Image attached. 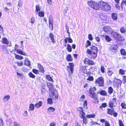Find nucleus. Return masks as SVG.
<instances>
[{"label":"nucleus","mask_w":126,"mask_h":126,"mask_svg":"<svg viewBox=\"0 0 126 126\" xmlns=\"http://www.w3.org/2000/svg\"><path fill=\"white\" fill-rule=\"evenodd\" d=\"M24 65L28 66H30V62L26 58L24 61Z\"/></svg>","instance_id":"14"},{"label":"nucleus","mask_w":126,"mask_h":126,"mask_svg":"<svg viewBox=\"0 0 126 126\" xmlns=\"http://www.w3.org/2000/svg\"><path fill=\"white\" fill-rule=\"evenodd\" d=\"M111 17L114 20H116L117 19V15L115 13H112L111 15Z\"/></svg>","instance_id":"13"},{"label":"nucleus","mask_w":126,"mask_h":126,"mask_svg":"<svg viewBox=\"0 0 126 126\" xmlns=\"http://www.w3.org/2000/svg\"><path fill=\"white\" fill-rule=\"evenodd\" d=\"M120 52L122 55L124 56L126 55V52L124 49H121V50Z\"/></svg>","instance_id":"36"},{"label":"nucleus","mask_w":126,"mask_h":126,"mask_svg":"<svg viewBox=\"0 0 126 126\" xmlns=\"http://www.w3.org/2000/svg\"><path fill=\"white\" fill-rule=\"evenodd\" d=\"M119 125L120 126H124V125L122 121L120 120H119Z\"/></svg>","instance_id":"59"},{"label":"nucleus","mask_w":126,"mask_h":126,"mask_svg":"<svg viewBox=\"0 0 126 126\" xmlns=\"http://www.w3.org/2000/svg\"><path fill=\"white\" fill-rule=\"evenodd\" d=\"M100 7L103 10L107 12L110 11L111 9V7L109 4L103 1L100 2Z\"/></svg>","instance_id":"2"},{"label":"nucleus","mask_w":126,"mask_h":126,"mask_svg":"<svg viewBox=\"0 0 126 126\" xmlns=\"http://www.w3.org/2000/svg\"><path fill=\"white\" fill-rule=\"evenodd\" d=\"M34 108V105L33 104H31L30 105L29 107V110H33Z\"/></svg>","instance_id":"35"},{"label":"nucleus","mask_w":126,"mask_h":126,"mask_svg":"<svg viewBox=\"0 0 126 126\" xmlns=\"http://www.w3.org/2000/svg\"><path fill=\"white\" fill-rule=\"evenodd\" d=\"M49 36L52 41V43H54L55 42V41L54 39V36L53 34L51 32H50L49 34Z\"/></svg>","instance_id":"16"},{"label":"nucleus","mask_w":126,"mask_h":126,"mask_svg":"<svg viewBox=\"0 0 126 126\" xmlns=\"http://www.w3.org/2000/svg\"><path fill=\"white\" fill-rule=\"evenodd\" d=\"M87 102L86 100H85L83 104L84 108L85 109H87Z\"/></svg>","instance_id":"44"},{"label":"nucleus","mask_w":126,"mask_h":126,"mask_svg":"<svg viewBox=\"0 0 126 126\" xmlns=\"http://www.w3.org/2000/svg\"><path fill=\"white\" fill-rule=\"evenodd\" d=\"M99 93L101 95H106L107 94V92L104 90H102L101 91L99 92Z\"/></svg>","instance_id":"23"},{"label":"nucleus","mask_w":126,"mask_h":126,"mask_svg":"<svg viewBox=\"0 0 126 126\" xmlns=\"http://www.w3.org/2000/svg\"><path fill=\"white\" fill-rule=\"evenodd\" d=\"M2 42L3 43L6 44H8V41L7 39L5 38H4L3 39Z\"/></svg>","instance_id":"31"},{"label":"nucleus","mask_w":126,"mask_h":126,"mask_svg":"<svg viewBox=\"0 0 126 126\" xmlns=\"http://www.w3.org/2000/svg\"><path fill=\"white\" fill-rule=\"evenodd\" d=\"M93 79H94L93 77L92 76H90L87 79L90 81H92L93 80Z\"/></svg>","instance_id":"57"},{"label":"nucleus","mask_w":126,"mask_h":126,"mask_svg":"<svg viewBox=\"0 0 126 126\" xmlns=\"http://www.w3.org/2000/svg\"><path fill=\"white\" fill-rule=\"evenodd\" d=\"M55 110V109L52 107H49L47 109V112L49 114L51 112H53Z\"/></svg>","instance_id":"21"},{"label":"nucleus","mask_w":126,"mask_h":126,"mask_svg":"<svg viewBox=\"0 0 126 126\" xmlns=\"http://www.w3.org/2000/svg\"><path fill=\"white\" fill-rule=\"evenodd\" d=\"M69 66H67V70L69 71V73H72L74 70V65L72 63H69Z\"/></svg>","instance_id":"6"},{"label":"nucleus","mask_w":126,"mask_h":126,"mask_svg":"<svg viewBox=\"0 0 126 126\" xmlns=\"http://www.w3.org/2000/svg\"><path fill=\"white\" fill-rule=\"evenodd\" d=\"M79 116L82 118H83L85 117V113L83 111L80 112Z\"/></svg>","instance_id":"24"},{"label":"nucleus","mask_w":126,"mask_h":126,"mask_svg":"<svg viewBox=\"0 0 126 126\" xmlns=\"http://www.w3.org/2000/svg\"><path fill=\"white\" fill-rule=\"evenodd\" d=\"M90 59L88 58H85L84 60V62L85 64H88Z\"/></svg>","instance_id":"45"},{"label":"nucleus","mask_w":126,"mask_h":126,"mask_svg":"<svg viewBox=\"0 0 126 126\" xmlns=\"http://www.w3.org/2000/svg\"><path fill=\"white\" fill-rule=\"evenodd\" d=\"M114 112H115V111L114 110L112 109H108L107 112L108 114L112 115L113 114V113Z\"/></svg>","instance_id":"18"},{"label":"nucleus","mask_w":126,"mask_h":126,"mask_svg":"<svg viewBox=\"0 0 126 126\" xmlns=\"http://www.w3.org/2000/svg\"><path fill=\"white\" fill-rule=\"evenodd\" d=\"M126 71V70H123L122 69H120L119 71V73L120 74L124 75L125 74Z\"/></svg>","instance_id":"27"},{"label":"nucleus","mask_w":126,"mask_h":126,"mask_svg":"<svg viewBox=\"0 0 126 126\" xmlns=\"http://www.w3.org/2000/svg\"><path fill=\"white\" fill-rule=\"evenodd\" d=\"M88 38L90 40H92L93 39L92 35V34H89L88 35Z\"/></svg>","instance_id":"53"},{"label":"nucleus","mask_w":126,"mask_h":126,"mask_svg":"<svg viewBox=\"0 0 126 126\" xmlns=\"http://www.w3.org/2000/svg\"><path fill=\"white\" fill-rule=\"evenodd\" d=\"M117 39L118 40L122 41H123L124 40L123 37L119 34H118L117 35Z\"/></svg>","instance_id":"17"},{"label":"nucleus","mask_w":126,"mask_h":126,"mask_svg":"<svg viewBox=\"0 0 126 126\" xmlns=\"http://www.w3.org/2000/svg\"><path fill=\"white\" fill-rule=\"evenodd\" d=\"M53 18H49V27L50 29L51 30L53 29Z\"/></svg>","instance_id":"8"},{"label":"nucleus","mask_w":126,"mask_h":126,"mask_svg":"<svg viewBox=\"0 0 126 126\" xmlns=\"http://www.w3.org/2000/svg\"><path fill=\"white\" fill-rule=\"evenodd\" d=\"M105 39L106 40L108 41H110L111 40V39L110 37L107 35H106L105 36Z\"/></svg>","instance_id":"46"},{"label":"nucleus","mask_w":126,"mask_h":126,"mask_svg":"<svg viewBox=\"0 0 126 126\" xmlns=\"http://www.w3.org/2000/svg\"><path fill=\"white\" fill-rule=\"evenodd\" d=\"M15 58L17 59L22 60L23 59V57L21 55H17L15 54Z\"/></svg>","instance_id":"19"},{"label":"nucleus","mask_w":126,"mask_h":126,"mask_svg":"<svg viewBox=\"0 0 126 126\" xmlns=\"http://www.w3.org/2000/svg\"><path fill=\"white\" fill-rule=\"evenodd\" d=\"M88 4L90 7L94 9L97 10L99 8V5L95 1L91 0L88 1Z\"/></svg>","instance_id":"4"},{"label":"nucleus","mask_w":126,"mask_h":126,"mask_svg":"<svg viewBox=\"0 0 126 126\" xmlns=\"http://www.w3.org/2000/svg\"><path fill=\"white\" fill-rule=\"evenodd\" d=\"M123 4L125 5L126 6V0H123L122 1L121 4V6L122 8H123Z\"/></svg>","instance_id":"50"},{"label":"nucleus","mask_w":126,"mask_h":126,"mask_svg":"<svg viewBox=\"0 0 126 126\" xmlns=\"http://www.w3.org/2000/svg\"><path fill=\"white\" fill-rule=\"evenodd\" d=\"M38 15L40 17H43L44 16V12H39Z\"/></svg>","instance_id":"47"},{"label":"nucleus","mask_w":126,"mask_h":126,"mask_svg":"<svg viewBox=\"0 0 126 126\" xmlns=\"http://www.w3.org/2000/svg\"><path fill=\"white\" fill-rule=\"evenodd\" d=\"M113 73V72L110 70H109L107 72V74L109 76H111Z\"/></svg>","instance_id":"38"},{"label":"nucleus","mask_w":126,"mask_h":126,"mask_svg":"<svg viewBox=\"0 0 126 126\" xmlns=\"http://www.w3.org/2000/svg\"><path fill=\"white\" fill-rule=\"evenodd\" d=\"M67 60L68 61H72V58L70 54L67 55L66 57Z\"/></svg>","instance_id":"29"},{"label":"nucleus","mask_w":126,"mask_h":126,"mask_svg":"<svg viewBox=\"0 0 126 126\" xmlns=\"http://www.w3.org/2000/svg\"><path fill=\"white\" fill-rule=\"evenodd\" d=\"M32 72L33 73L36 74L38 73V71L35 69H33L32 70Z\"/></svg>","instance_id":"58"},{"label":"nucleus","mask_w":126,"mask_h":126,"mask_svg":"<svg viewBox=\"0 0 126 126\" xmlns=\"http://www.w3.org/2000/svg\"><path fill=\"white\" fill-rule=\"evenodd\" d=\"M3 123L2 119L0 118V126H3Z\"/></svg>","instance_id":"60"},{"label":"nucleus","mask_w":126,"mask_h":126,"mask_svg":"<svg viewBox=\"0 0 126 126\" xmlns=\"http://www.w3.org/2000/svg\"><path fill=\"white\" fill-rule=\"evenodd\" d=\"M122 83L121 81L119 79H118L117 80L116 84L117 86L118 87L121 85Z\"/></svg>","instance_id":"30"},{"label":"nucleus","mask_w":126,"mask_h":126,"mask_svg":"<svg viewBox=\"0 0 126 126\" xmlns=\"http://www.w3.org/2000/svg\"><path fill=\"white\" fill-rule=\"evenodd\" d=\"M14 126H20V124L17 123V122H14Z\"/></svg>","instance_id":"52"},{"label":"nucleus","mask_w":126,"mask_h":126,"mask_svg":"<svg viewBox=\"0 0 126 126\" xmlns=\"http://www.w3.org/2000/svg\"><path fill=\"white\" fill-rule=\"evenodd\" d=\"M28 75L29 77L32 78H35V76L33 75L32 72H30L28 74Z\"/></svg>","instance_id":"39"},{"label":"nucleus","mask_w":126,"mask_h":126,"mask_svg":"<svg viewBox=\"0 0 126 126\" xmlns=\"http://www.w3.org/2000/svg\"><path fill=\"white\" fill-rule=\"evenodd\" d=\"M46 78L47 79L50 81H53V80L49 75H47Z\"/></svg>","instance_id":"32"},{"label":"nucleus","mask_w":126,"mask_h":126,"mask_svg":"<svg viewBox=\"0 0 126 126\" xmlns=\"http://www.w3.org/2000/svg\"><path fill=\"white\" fill-rule=\"evenodd\" d=\"M22 5V3L21 2V0H20L18 1V6L20 7Z\"/></svg>","instance_id":"62"},{"label":"nucleus","mask_w":126,"mask_h":126,"mask_svg":"<svg viewBox=\"0 0 126 126\" xmlns=\"http://www.w3.org/2000/svg\"><path fill=\"white\" fill-rule=\"evenodd\" d=\"M17 75L18 76L17 77L18 78H22V77H23V74H21V73H18L17 72H16Z\"/></svg>","instance_id":"42"},{"label":"nucleus","mask_w":126,"mask_h":126,"mask_svg":"<svg viewBox=\"0 0 126 126\" xmlns=\"http://www.w3.org/2000/svg\"><path fill=\"white\" fill-rule=\"evenodd\" d=\"M31 23L32 24H33L35 22V18L33 17H32L30 20Z\"/></svg>","instance_id":"43"},{"label":"nucleus","mask_w":126,"mask_h":126,"mask_svg":"<svg viewBox=\"0 0 126 126\" xmlns=\"http://www.w3.org/2000/svg\"><path fill=\"white\" fill-rule=\"evenodd\" d=\"M67 39L69 43H72L73 42L72 40L70 37H67Z\"/></svg>","instance_id":"54"},{"label":"nucleus","mask_w":126,"mask_h":126,"mask_svg":"<svg viewBox=\"0 0 126 126\" xmlns=\"http://www.w3.org/2000/svg\"><path fill=\"white\" fill-rule=\"evenodd\" d=\"M95 63H94L93 61L91 60H89L88 64L90 65H94Z\"/></svg>","instance_id":"37"},{"label":"nucleus","mask_w":126,"mask_h":126,"mask_svg":"<svg viewBox=\"0 0 126 126\" xmlns=\"http://www.w3.org/2000/svg\"><path fill=\"white\" fill-rule=\"evenodd\" d=\"M95 39L96 41L98 42H99L100 41V38L99 37L95 36Z\"/></svg>","instance_id":"61"},{"label":"nucleus","mask_w":126,"mask_h":126,"mask_svg":"<svg viewBox=\"0 0 126 126\" xmlns=\"http://www.w3.org/2000/svg\"><path fill=\"white\" fill-rule=\"evenodd\" d=\"M123 83L126 82V76H124L123 77Z\"/></svg>","instance_id":"64"},{"label":"nucleus","mask_w":126,"mask_h":126,"mask_svg":"<svg viewBox=\"0 0 126 126\" xmlns=\"http://www.w3.org/2000/svg\"><path fill=\"white\" fill-rule=\"evenodd\" d=\"M105 68L102 65H101V71L102 73H104L105 72Z\"/></svg>","instance_id":"55"},{"label":"nucleus","mask_w":126,"mask_h":126,"mask_svg":"<svg viewBox=\"0 0 126 126\" xmlns=\"http://www.w3.org/2000/svg\"><path fill=\"white\" fill-rule=\"evenodd\" d=\"M6 5H7L8 7H10L12 6V5L11 4L10 2L7 3H6Z\"/></svg>","instance_id":"63"},{"label":"nucleus","mask_w":126,"mask_h":126,"mask_svg":"<svg viewBox=\"0 0 126 126\" xmlns=\"http://www.w3.org/2000/svg\"><path fill=\"white\" fill-rule=\"evenodd\" d=\"M47 103L49 104H52L53 103L52 99L50 98H48L47 99Z\"/></svg>","instance_id":"41"},{"label":"nucleus","mask_w":126,"mask_h":126,"mask_svg":"<svg viewBox=\"0 0 126 126\" xmlns=\"http://www.w3.org/2000/svg\"><path fill=\"white\" fill-rule=\"evenodd\" d=\"M97 53H93L92 52L91 54V58L92 59H94L97 56Z\"/></svg>","instance_id":"25"},{"label":"nucleus","mask_w":126,"mask_h":126,"mask_svg":"<svg viewBox=\"0 0 126 126\" xmlns=\"http://www.w3.org/2000/svg\"><path fill=\"white\" fill-rule=\"evenodd\" d=\"M3 6L4 8V10L5 12H7L9 10L11 11L12 10V9L8 8L6 6H5L4 5H3Z\"/></svg>","instance_id":"28"},{"label":"nucleus","mask_w":126,"mask_h":126,"mask_svg":"<svg viewBox=\"0 0 126 126\" xmlns=\"http://www.w3.org/2000/svg\"><path fill=\"white\" fill-rule=\"evenodd\" d=\"M18 46L17 45H16L15 46V49L16 51L17 52L21 55H25L26 53L24 51H23V50H20V49H17L18 47Z\"/></svg>","instance_id":"7"},{"label":"nucleus","mask_w":126,"mask_h":126,"mask_svg":"<svg viewBox=\"0 0 126 126\" xmlns=\"http://www.w3.org/2000/svg\"><path fill=\"white\" fill-rule=\"evenodd\" d=\"M95 83L99 86H104V79L102 77H100L97 79Z\"/></svg>","instance_id":"5"},{"label":"nucleus","mask_w":126,"mask_h":126,"mask_svg":"<svg viewBox=\"0 0 126 126\" xmlns=\"http://www.w3.org/2000/svg\"><path fill=\"white\" fill-rule=\"evenodd\" d=\"M96 90L95 87L91 88L89 91L88 94L92 98L95 100L97 99L96 96L94 92Z\"/></svg>","instance_id":"3"},{"label":"nucleus","mask_w":126,"mask_h":126,"mask_svg":"<svg viewBox=\"0 0 126 126\" xmlns=\"http://www.w3.org/2000/svg\"><path fill=\"white\" fill-rule=\"evenodd\" d=\"M6 47H7L6 46H3L2 47V50L3 52L5 53H7L8 52L7 50L6 49Z\"/></svg>","instance_id":"26"},{"label":"nucleus","mask_w":126,"mask_h":126,"mask_svg":"<svg viewBox=\"0 0 126 126\" xmlns=\"http://www.w3.org/2000/svg\"><path fill=\"white\" fill-rule=\"evenodd\" d=\"M110 49L112 50V51H114L116 50L117 48V46L112 45L110 47Z\"/></svg>","instance_id":"20"},{"label":"nucleus","mask_w":126,"mask_h":126,"mask_svg":"<svg viewBox=\"0 0 126 126\" xmlns=\"http://www.w3.org/2000/svg\"><path fill=\"white\" fill-rule=\"evenodd\" d=\"M67 50L69 52H71L72 51V48L70 45L68 44L67 45Z\"/></svg>","instance_id":"34"},{"label":"nucleus","mask_w":126,"mask_h":126,"mask_svg":"<svg viewBox=\"0 0 126 126\" xmlns=\"http://www.w3.org/2000/svg\"><path fill=\"white\" fill-rule=\"evenodd\" d=\"M116 98H113L112 100H111L109 102L110 107L112 108L114 104L116 102Z\"/></svg>","instance_id":"9"},{"label":"nucleus","mask_w":126,"mask_h":126,"mask_svg":"<svg viewBox=\"0 0 126 126\" xmlns=\"http://www.w3.org/2000/svg\"><path fill=\"white\" fill-rule=\"evenodd\" d=\"M95 115L94 114L87 115L86 116L87 117L89 118H93L95 117Z\"/></svg>","instance_id":"49"},{"label":"nucleus","mask_w":126,"mask_h":126,"mask_svg":"<svg viewBox=\"0 0 126 126\" xmlns=\"http://www.w3.org/2000/svg\"><path fill=\"white\" fill-rule=\"evenodd\" d=\"M118 33L114 32H112L111 33V35L112 37L115 39H117Z\"/></svg>","instance_id":"15"},{"label":"nucleus","mask_w":126,"mask_h":126,"mask_svg":"<svg viewBox=\"0 0 126 126\" xmlns=\"http://www.w3.org/2000/svg\"><path fill=\"white\" fill-rule=\"evenodd\" d=\"M47 85L51 92L50 93V96L54 99L57 98L58 96V92L53 87V86L52 84L50 83H47Z\"/></svg>","instance_id":"1"},{"label":"nucleus","mask_w":126,"mask_h":126,"mask_svg":"<svg viewBox=\"0 0 126 126\" xmlns=\"http://www.w3.org/2000/svg\"><path fill=\"white\" fill-rule=\"evenodd\" d=\"M42 105V101H39L38 103H36L35 105V107L37 108H39Z\"/></svg>","instance_id":"22"},{"label":"nucleus","mask_w":126,"mask_h":126,"mask_svg":"<svg viewBox=\"0 0 126 126\" xmlns=\"http://www.w3.org/2000/svg\"><path fill=\"white\" fill-rule=\"evenodd\" d=\"M10 98V96L9 95L5 96L2 99V100L4 102H5L8 100Z\"/></svg>","instance_id":"12"},{"label":"nucleus","mask_w":126,"mask_h":126,"mask_svg":"<svg viewBox=\"0 0 126 126\" xmlns=\"http://www.w3.org/2000/svg\"><path fill=\"white\" fill-rule=\"evenodd\" d=\"M113 89L111 87H110L108 88V92L110 94H111L113 92Z\"/></svg>","instance_id":"33"},{"label":"nucleus","mask_w":126,"mask_h":126,"mask_svg":"<svg viewBox=\"0 0 126 126\" xmlns=\"http://www.w3.org/2000/svg\"><path fill=\"white\" fill-rule=\"evenodd\" d=\"M91 51L92 52L97 53L98 52V49L97 47L94 46L91 47Z\"/></svg>","instance_id":"11"},{"label":"nucleus","mask_w":126,"mask_h":126,"mask_svg":"<svg viewBox=\"0 0 126 126\" xmlns=\"http://www.w3.org/2000/svg\"><path fill=\"white\" fill-rule=\"evenodd\" d=\"M83 123L85 124H87V120H86V117H84L83 118Z\"/></svg>","instance_id":"56"},{"label":"nucleus","mask_w":126,"mask_h":126,"mask_svg":"<svg viewBox=\"0 0 126 126\" xmlns=\"http://www.w3.org/2000/svg\"><path fill=\"white\" fill-rule=\"evenodd\" d=\"M40 8L38 5H37L36 6V12L37 14L38 13V11H40Z\"/></svg>","instance_id":"48"},{"label":"nucleus","mask_w":126,"mask_h":126,"mask_svg":"<svg viewBox=\"0 0 126 126\" xmlns=\"http://www.w3.org/2000/svg\"><path fill=\"white\" fill-rule=\"evenodd\" d=\"M120 31L121 33H124L125 32L126 30L125 27H123L121 28Z\"/></svg>","instance_id":"40"},{"label":"nucleus","mask_w":126,"mask_h":126,"mask_svg":"<svg viewBox=\"0 0 126 126\" xmlns=\"http://www.w3.org/2000/svg\"><path fill=\"white\" fill-rule=\"evenodd\" d=\"M104 30L106 32L109 33V32L112 31V30L110 27L109 26H105L104 27Z\"/></svg>","instance_id":"10"},{"label":"nucleus","mask_w":126,"mask_h":126,"mask_svg":"<svg viewBox=\"0 0 126 126\" xmlns=\"http://www.w3.org/2000/svg\"><path fill=\"white\" fill-rule=\"evenodd\" d=\"M122 107L124 109H126V104L124 103H122L121 104Z\"/></svg>","instance_id":"51"}]
</instances>
